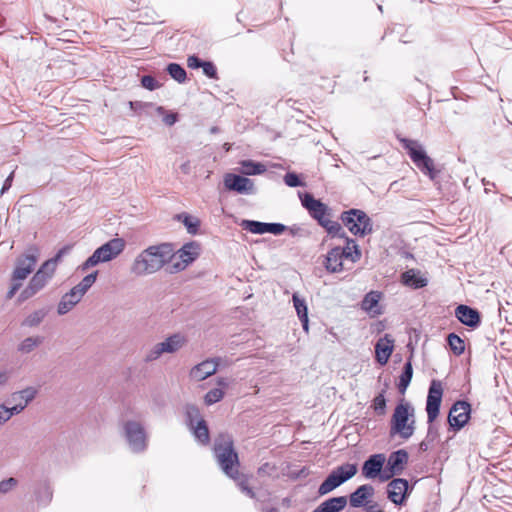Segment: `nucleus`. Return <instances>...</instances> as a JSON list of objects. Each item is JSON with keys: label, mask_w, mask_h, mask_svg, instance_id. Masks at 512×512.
I'll use <instances>...</instances> for the list:
<instances>
[{"label": "nucleus", "mask_w": 512, "mask_h": 512, "mask_svg": "<svg viewBox=\"0 0 512 512\" xmlns=\"http://www.w3.org/2000/svg\"><path fill=\"white\" fill-rule=\"evenodd\" d=\"M214 457L223 471L229 478L233 479L241 492L251 499L258 500L255 492L247 483V477L239 472V457L234 448V441L227 433H220L214 440Z\"/></svg>", "instance_id": "nucleus-1"}, {"label": "nucleus", "mask_w": 512, "mask_h": 512, "mask_svg": "<svg viewBox=\"0 0 512 512\" xmlns=\"http://www.w3.org/2000/svg\"><path fill=\"white\" fill-rule=\"evenodd\" d=\"M175 257L171 243L151 245L141 251L133 260L130 271L135 276H146L160 271L165 265L172 264Z\"/></svg>", "instance_id": "nucleus-2"}, {"label": "nucleus", "mask_w": 512, "mask_h": 512, "mask_svg": "<svg viewBox=\"0 0 512 512\" xmlns=\"http://www.w3.org/2000/svg\"><path fill=\"white\" fill-rule=\"evenodd\" d=\"M414 407L402 399L395 407L391 417L390 434H399L403 439H409L415 431Z\"/></svg>", "instance_id": "nucleus-3"}, {"label": "nucleus", "mask_w": 512, "mask_h": 512, "mask_svg": "<svg viewBox=\"0 0 512 512\" xmlns=\"http://www.w3.org/2000/svg\"><path fill=\"white\" fill-rule=\"evenodd\" d=\"M398 140L415 166L432 181L435 180L439 171L436 170L433 159L427 155L423 145L417 140L405 137H398Z\"/></svg>", "instance_id": "nucleus-4"}, {"label": "nucleus", "mask_w": 512, "mask_h": 512, "mask_svg": "<svg viewBox=\"0 0 512 512\" xmlns=\"http://www.w3.org/2000/svg\"><path fill=\"white\" fill-rule=\"evenodd\" d=\"M123 238L115 237L98 247L81 265L82 271H87L100 263L109 262L119 256L125 249Z\"/></svg>", "instance_id": "nucleus-5"}, {"label": "nucleus", "mask_w": 512, "mask_h": 512, "mask_svg": "<svg viewBox=\"0 0 512 512\" xmlns=\"http://www.w3.org/2000/svg\"><path fill=\"white\" fill-rule=\"evenodd\" d=\"M340 219L354 236L364 237L373 232V222L363 210L351 208L343 211Z\"/></svg>", "instance_id": "nucleus-6"}, {"label": "nucleus", "mask_w": 512, "mask_h": 512, "mask_svg": "<svg viewBox=\"0 0 512 512\" xmlns=\"http://www.w3.org/2000/svg\"><path fill=\"white\" fill-rule=\"evenodd\" d=\"M358 471L357 464L344 463L334 468L318 487V495L324 496L353 478Z\"/></svg>", "instance_id": "nucleus-7"}, {"label": "nucleus", "mask_w": 512, "mask_h": 512, "mask_svg": "<svg viewBox=\"0 0 512 512\" xmlns=\"http://www.w3.org/2000/svg\"><path fill=\"white\" fill-rule=\"evenodd\" d=\"M200 255V244L196 241L185 243L179 250L175 251V257L169 266L170 273H178L185 270Z\"/></svg>", "instance_id": "nucleus-8"}, {"label": "nucleus", "mask_w": 512, "mask_h": 512, "mask_svg": "<svg viewBox=\"0 0 512 512\" xmlns=\"http://www.w3.org/2000/svg\"><path fill=\"white\" fill-rule=\"evenodd\" d=\"M186 343V338L180 333H175L167 337L163 342L155 344L145 355L146 363L152 362L160 358L164 353H175L180 350Z\"/></svg>", "instance_id": "nucleus-9"}, {"label": "nucleus", "mask_w": 512, "mask_h": 512, "mask_svg": "<svg viewBox=\"0 0 512 512\" xmlns=\"http://www.w3.org/2000/svg\"><path fill=\"white\" fill-rule=\"evenodd\" d=\"M124 435L130 450L134 453L143 452L147 447V436L143 426L136 421L124 424Z\"/></svg>", "instance_id": "nucleus-10"}, {"label": "nucleus", "mask_w": 512, "mask_h": 512, "mask_svg": "<svg viewBox=\"0 0 512 512\" xmlns=\"http://www.w3.org/2000/svg\"><path fill=\"white\" fill-rule=\"evenodd\" d=\"M38 255V248L36 246H30L26 253L17 259L12 277L14 281H21L27 278L37 263Z\"/></svg>", "instance_id": "nucleus-11"}, {"label": "nucleus", "mask_w": 512, "mask_h": 512, "mask_svg": "<svg viewBox=\"0 0 512 512\" xmlns=\"http://www.w3.org/2000/svg\"><path fill=\"white\" fill-rule=\"evenodd\" d=\"M53 275L54 274L50 273V271L44 269V266H41L33 275L28 285L21 291L18 301L24 302L36 295L46 286L48 281L52 279Z\"/></svg>", "instance_id": "nucleus-12"}, {"label": "nucleus", "mask_w": 512, "mask_h": 512, "mask_svg": "<svg viewBox=\"0 0 512 512\" xmlns=\"http://www.w3.org/2000/svg\"><path fill=\"white\" fill-rule=\"evenodd\" d=\"M302 206L308 211L309 215L320 225L327 219L329 207L321 200L316 199L311 193L305 192L299 194Z\"/></svg>", "instance_id": "nucleus-13"}, {"label": "nucleus", "mask_w": 512, "mask_h": 512, "mask_svg": "<svg viewBox=\"0 0 512 512\" xmlns=\"http://www.w3.org/2000/svg\"><path fill=\"white\" fill-rule=\"evenodd\" d=\"M442 396L443 388L441 382L438 380H432L429 386L426 400L428 423H432L438 417Z\"/></svg>", "instance_id": "nucleus-14"}, {"label": "nucleus", "mask_w": 512, "mask_h": 512, "mask_svg": "<svg viewBox=\"0 0 512 512\" xmlns=\"http://www.w3.org/2000/svg\"><path fill=\"white\" fill-rule=\"evenodd\" d=\"M471 405L467 401H456L448 414V422L453 431H459L470 419Z\"/></svg>", "instance_id": "nucleus-15"}, {"label": "nucleus", "mask_w": 512, "mask_h": 512, "mask_svg": "<svg viewBox=\"0 0 512 512\" xmlns=\"http://www.w3.org/2000/svg\"><path fill=\"white\" fill-rule=\"evenodd\" d=\"M223 183L227 190L238 194L253 195L256 193L253 180L245 176L228 173L224 176Z\"/></svg>", "instance_id": "nucleus-16"}, {"label": "nucleus", "mask_w": 512, "mask_h": 512, "mask_svg": "<svg viewBox=\"0 0 512 512\" xmlns=\"http://www.w3.org/2000/svg\"><path fill=\"white\" fill-rule=\"evenodd\" d=\"M240 226L246 231L260 235L265 233L280 235L287 229V227L282 223H265L247 219L242 220Z\"/></svg>", "instance_id": "nucleus-17"}, {"label": "nucleus", "mask_w": 512, "mask_h": 512, "mask_svg": "<svg viewBox=\"0 0 512 512\" xmlns=\"http://www.w3.org/2000/svg\"><path fill=\"white\" fill-rule=\"evenodd\" d=\"M410 491L409 483L404 478H394L387 485V497L395 505H403Z\"/></svg>", "instance_id": "nucleus-18"}, {"label": "nucleus", "mask_w": 512, "mask_h": 512, "mask_svg": "<svg viewBox=\"0 0 512 512\" xmlns=\"http://www.w3.org/2000/svg\"><path fill=\"white\" fill-rule=\"evenodd\" d=\"M456 318L465 326L475 329L481 324L480 312L468 305L460 304L455 309Z\"/></svg>", "instance_id": "nucleus-19"}, {"label": "nucleus", "mask_w": 512, "mask_h": 512, "mask_svg": "<svg viewBox=\"0 0 512 512\" xmlns=\"http://www.w3.org/2000/svg\"><path fill=\"white\" fill-rule=\"evenodd\" d=\"M386 462V457L382 453L370 455L363 463L361 472L366 479H374L380 475L383 466Z\"/></svg>", "instance_id": "nucleus-20"}, {"label": "nucleus", "mask_w": 512, "mask_h": 512, "mask_svg": "<svg viewBox=\"0 0 512 512\" xmlns=\"http://www.w3.org/2000/svg\"><path fill=\"white\" fill-rule=\"evenodd\" d=\"M220 358H210L195 365L190 371L191 379L203 381L215 374L219 366Z\"/></svg>", "instance_id": "nucleus-21"}, {"label": "nucleus", "mask_w": 512, "mask_h": 512, "mask_svg": "<svg viewBox=\"0 0 512 512\" xmlns=\"http://www.w3.org/2000/svg\"><path fill=\"white\" fill-rule=\"evenodd\" d=\"M394 348V339L389 334H385L375 344L376 360L380 365H385Z\"/></svg>", "instance_id": "nucleus-22"}, {"label": "nucleus", "mask_w": 512, "mask_h": 512, "mask_svg": "<svg viewBox=\"0 0 512 512\" xmlns=\"http://www.w3.org/2000/svg\"><path fill=\"white\" fill-rule=\"evenodd\" d=\"M375 489L370 484H363L356 488L349 496V504L351 507L359 508L367 505L370 498L374 495Z\"/></svg>", "instance_id": "nucleus-23"}, {"label": "nucleus", "mask_w": 512, "mask_h": 512, "mask_svg": "<svg viewBox=\"0 0 512 512\" xmlns=\"http://www.w3.org/2000/svg\"><path fill=\"white\" fill-rule=\"evenodd\" d=\"M344 250L336 246L330 249L325 257L324 267L330 273H338L343 270Z\"/></svg>", "instance_id": "nucleus-24"}, {"label": "nucleus", "mask_w": 512, "mask_h": 512, "mask_svg": "<svg viewBox=\"0 0 512 512\" xmlns=\"http://www.w3.org/2000/svg\"><path fill=\"white\" fill-rule=\"evenodd\" d=\"M409 455L405 449L392 452L387 459V470L396 472L398 475L403 472L408 463Z\"/></svg>", "instance_id": "nucleus-25"}, {"label": "nucleus", "mask_w": 512, "mask_h": 512, "mask_svg": "<svg viewBox=\"0 0 512 512\" xmlns=\"http://www.w3.org/2000/svg\"><path fill=\"white\" fill-rule=\"evenodd\" d=\"M83 297L74 289H70L69 292L65 293L60 302L58 303L57 313L59 315H65L76 306Z\"/></svg>", "instance_id": "nucleus-26"}, {"label": "nucleus", "mask_w": 512, "mask_h": 512, "mask_svg": "<svg viewBox=\"0 0 512 512\" xmlns=\"http://www.w3.org/2000/svg\"><path fill=\"white\" fill-rule=\"evenodd\" d=\"M402 283L413 289H420L428 284V280L423 277L420 271L415 269H409L401 275Z\"/></svg>", "instance_id": "nucleus-27"}, {"label": "nucleus", "mask_w": 512, "mask_h": 512, "mask_svg": "<svg viewBox=\"0 0 512 512\" xmlns=\"http://www.w3.org/2000/svg\"><path fill=\"white\" fill-rule=\"evenodd\" d=\"M347 505L346 496L332 497L322 502L317 508L320 512H340Z\"/></svg>", "instance_id": "nucleus-28"}, {"label": "nucleus", "mask_w": 512, "mask_h": 512, "mask_svg": "<svg viewBox=\"0 0 512 512\" xmlns=\"http://www.w3.org/2000/svg\"><path fill=\"white\" fill-rule=\"evenodd\" d=\"M294 308L297 312L298 318L302 324L304 331H308L309 319H308V308L304 299L300 298L297 293L292 296Z\"/></svg>", "instance_id": "nucleus-29"}, {"label": "nucleus", "mask_w": 512, "mask_h": 512, "mask_svg": "<svg viewBox=\"0 0 512 512\" xmlns=\"http://www.w3.org/2000/svg\"><path fill=\"white\" fill-rule=\"evenodd\" d=\"M48 308H40L28 314L21 322L22 327L34 328L39 326L47 316Z\"/></svg>", "instance_id": "nucleus-30"}, {"label": "nucleus", "mask_w": 512, "mask_h": 512, "mask_svg": "<svg viewBox=\"0 0 512 512\" xmlns=\"http://www.w3.org/2000/svg\"><path fill=\"white\" fill-rule=\"evenodd\" d=\"M194 437L201 445H207L210 442L208 425L205 420H198L196 425L190 427Z\"/></svg>", "instance_id": "nucleus-31"}, {"label": "nucleus", "mask_w": 512, "mask_h": 512, "mask_svg": "<svg viewBox=\"0 0 512 512\" xmlns=\"http://www.w3.org/2000/svg\"><path fill=\"white\" fill-rule=\"evenodd\" d=\"M343 239H345L346 245L345 247H341V249L345 252V259H349L352 262L359 261L361 258V250L359 245L353 238L348 236L344 237Z\"/></svg>", "instance_id": "nucleus-32"}, {"label": "nucleus", "mask_w": 512, "mask_h": 512, "mask_svg": "<svg viewBox=\"0 0 512 512\" xmlns=\"http://www.w3.org/2000/svg\"><path fill=\"white\" fill-rule=\"evenodd\" d=\"M44 341V337L42 336H29L22 340L18 346V352L22 354H28L34 351L39 345H41Z\"/></svg>", "instance_id": "nucleus-33"}, {"label": "nucleus", "mask_w": 512, "mask_h": 512, "mask_svg": "<svg viewBox=\"0 0 512 512\" xmlns=\"http://www.w3.org/2000/svg\"><path fill=\"white\" fill-rule=\"evenodd\" d=\"M413 376V368L410 361H407L402 369V372L399 376V382H398V390L400 393L404 394L407 390Z\"/></svg>", "instance_id": "nucleus-34"}, {"label": "nucleus", "mask_w": 512, "mask_h": 512, "mask_svg": "<svg viewBox=\"0 0 512 512\" xmlns=\"http://www.w3.org/2000/svg\"><path fill=\"white\" fill-rule=\"evenodd\" d=\"M242 173L244 175H260L266 171V166L253 160H243L241 162Z\"/></svg>", "instance_id": "nucleus-35"}, {"label": "nucleus", "mask_w": 512, "mask_h": 512, "mask_svg": "<svg viewBox=\"0 0 512 512\" xmlns=\"http://www.w3.org/2000/svg\"><path fill=\"white\" fill-rule=\"evenodd\" d=\"M320 226L323 227L326 230V232L332 237H339L343 239L344 237L347 236L341 224L338 223L337 221H332L327 218L320 224Z\"/></svg>", "instance_id": "nucleus-36"}, {"label": "nucleus", "mask_w": 512, "mask_h": 512, "mask_svg": "<svg viewBox=\"0 0 512 512\" xmlns=\"http://www.w3.org/2000/svg\"><path fill=\"white\" fill-rule=\"evenodd\" d=\"M177 218L183 223L189 234L195 235L198 233L200 227V220L198 218L187 213H181Z\"/></svg>", "instance_id": "nucleus-37"}, {"label": "nucleus", "mask_w": 512, "mask_h": 512, "mask_svg": "<svg viewBox=\"0 0 512 512\" xmlns=\"http://www.w3.org/2000/svg\"><path fill=\"white\" fill-rule=\"evenodd\" d=\"M36 501L40 505H47L52 499V490L50 485L47 482H44L39 485V487L35 490Z\"/></svg>", "instance_id": "nucleus-38"}, {"label": "nucleus", "mask_w": 512, "mask_h": 512, "mask_svg": "<svg viewBox=\"0 0 512 512\" xmlns=\"http://www.w3.org/2000/svg\"><path fill=\"white\" fill-rule=\"evenodd\" d=\"M447 342L451 351L456 355L460 356L465 351V342L455 333H450L447 336Z\"/></svg>", "instance_id": "nucleus-39"}, {"label": "nucleus", "mask_w": 512, "mask_h": 512, "mask_svg": "<svg viewBox=\"0 0 512 512\" xmlns=\"http://www.w3.org/2000/svg\"><path fill=\"white\" fill-rule=\"evenodd\" d=\"M98 271H94L88 275H86L79 284L74 286L73 288L80 294V296H84L87 291L92 287L97 279Z\"/></svg>", "instance_id": "nucleus-40"}, {"label": "nucleus", "mask_w": 512, "mask_h": 512, "mask_svg": "<svg viewBox=\"0 0 512 512\" xmlns=\"http://www.w3.org/2000/svg\"><path fill=\"white\" fill-rule=\"evenodd\" d=\"M37 394V390L34 387H27L21 391H18L12 395L14 401H20L25 407L31 402Z\"/></svg>", "instance_id": "nucleus-41"}, {"label": "nucleus", "mask_w": 512, "mask_h": 512, "mask_svg": "<svg viewBox=\"0 0 512 512\" xmlns=\"http://www.w3.org/2000/svg\"><path fill=\"white\" fill-rule=\"evenodd\" d=\"M167 73L178 83L185 82L187 73L185 69L178 63H169L166 67Z\"/></svg>", "instance_id": "nucleus-42"}, {"label": "nucleus", "mask_w": 512, "mask_h": 512, "mask_svg": "<svg viewBox=\"0 0 512 512\" xmlns=\"http://www.w3.org/2000/svg\"><path fill=\"white\" fill-rule=\"evenodd\" d=\"M185 415L187 425L190 427L196 425L198 420H204L201 416V412L199 408L194 404H188L185 407Z\"/></svg>", "instance_id": "nucleus-43"}, {"label": "nucleus", "mask_w": 512, "mask_h": 512, "mask_svg": "<svg viewBox=\"0 0 512 512\" xmlns=\"http://www.w3.org/2000/svg\"><path fill=\"white\" fill-rule=\"evenodd\" d=\"M385 392H386L385 390H382L372 400L371 407L374 409L375 413L379 416H383L386 414L387 405H386Z\"/></svg>", "instance_id": "nucleus-44"}, {"label": "nucleus", "mask_w": 512, "mask_h": 512, "mask_svg": "<svg viewBox=\"0 0 512 512\" xmlns=\"http://www.w3.org/2000/svg\"><path fill=\"white\" fill-rule=\"evenodd\" d=\"M69 247L61 248L54 257L45 261L42 266L44 269L50 271V273L54 274L56 270L57 263L61 260V258L68 252Z\"/></svg>", "instance_id": "nucleus-45"}, {"label": "nucleus", "mask_w": 512, "mask_h": 512, "mask_svg": "<svg viewBox=\"0 0 512 512\" xmlns=\"http://www.w3.org/2000/svg\"><path fill=\"white\" fill-rule=\"evenodd\" d=\"M284 183L291 188L304 187L306 184L296 172L289 171L283 177Z\"/></svg>", "instance_id": "nucleus-46"}, {"label": "nucleus", "mask_w": 512, "mask_h": 512, "mask_svg": "<svg viewBox=\"0 0 512 512\" xmlns=\"http://www.w3.org/2000/svg\"><path fill=\"white\" fill-rule=\"evenodd\" d=\"M224 391L220 388H214L209 390L204 396V402L206 405L211 406L224 398Z\"/></svg>", "instance_id": "nucleus-47"}, {"label": "nucleus", "mask_w": 512, "mask_h": 512, "mask_svg": "<svg viewBox=\"0 0 512 512\" xmlns=\"http://www.w3.org/2000/svg\"><path fill=\"white\" fill-rule=\"evenodd\" d=\"M379 299H380L379 293H377L375 291H371V292L367 293L362 301V308L367 311H371L374 307H376L378 305Z\"/></svg>", "instance_id": "nucleus-48"}, {"label": "nucleus", "mask_w": 512, "mask_h": 512, "mask_svg": "<svg viewBox=\"0 0 512 512\" xmlns=\"http://www.w3.org/2000/svg\"><path fill=\"white\" fill-rule=\"evenodd\" d=\"M18 485V480L14 477L0 481V494H7Z\"/></svg>", "instance_id": "nucleus-49"}, {"label": "nucleus", "mask_w": 512, "mask_h": 512, "mask_svg": "<svg viewBox=\"0 0 512 512\" xmlns=\"http://www.w3.org/2000/svg\"><path fill=\"white\" fill-rule=\"evenodd\" d=\"M141 85L150 91H153L159 87L157 80L151 75H144L141 78Z\"/></svg>", "instance_id": "nucleus-50"}, {"label": "nucleus", "mask_w": 512, "mask_h": 512, "mask_svg": "<svg viewBox=\"0 0 512 512\" xmlns=\"http://www.w3.org/2000/svg\"><path fill=\"white\" fill-rule=\"evenodd\" d=\"M203 69V73L210 79H217V69L215 65L210 61H204V64L201 66Z\"/></svg>", "instance_id": "nucleus-51"}, {"label": "nucleus", "mask_w": 512, "mask_h": 512, "mask_svg": "<svg viewBox=\"0 0 512 512\" xmlns=\"http://www.w3.org/2000/svg\"><path fill=\"white\" fill-rule=\"evenodd\" d=\"M129 106H130L131 110H133L135 113L140 114L145 109L152 107L153 104L149 103V102H142V101H130Z\"/></svg>", "instance_id": "nucleus-52"}, {"label": "nucleus", "mask_w": 512, "mask_h": 512, "mask_svg": "<svg viewBox=\"0 0 512 512\" xmlns=\"http://www.w3.org/2000/svg\"><path fill=\"white\" fill-rule=\"evenodd\" d=\"M204 64V60L200 59L196 55H191L187 59V65L191 69H198Z\"/></svg>", "instance_id": "nucleus-53"}, {"label": "nucleus", "mask_w": 512, "mask_h": 512, "mask_svg": "<svg viewBox=\"0 0 512 512\" xmlns=\"http://www.w3.org/2000/svg\"><path fill=\"white\" fill-rule=\"evenodd\" d=\"M14 174H15V170H13L8 176L7 178L5 179L3 185H2V188H1V191H0V194L3 195L4 193H6L12 186V183H13V179H14Z\"/></svg>", "instance_id": "nucleus-54"}, {"label": "nucleus", "mask_w": 512, "mask_h": 512, "mask_svg": "<svg viewBox=\"0 0 512 512\" xmlns=\"http://www.w3.org/2000/svg\"><path fill=\"white\" fill-rule=\"evenodd\" d=\"M437 436H438V431H437L436 426L429 423L427 435H426L425 439L433 443L435 441V439L437 438Z\"/></svg>", "instance_id": "nucleus-55"}, {"label": "nucleus", "mask_w": 512, "mask_h": 512, "mask_svg": "<svg viewBox=\"0 0 512 512\" xmlns=\"http://www.w3.org/2000/svg\"><path fill=\"white\" fill-rule=\"evenodd\" d=\"M24 408H25V406L20 402L11 408L6 407L7 414L9 415V419L13 415H16V414H19L20 412H22L24 410Z\"/></svg>", "instance_id": "nucleus-56"}, {"label": "nucleus", "mask_w": 512, "mask_h": 512, "mask_svg": "<svg viewBox=\"0 0 512 512\" xmlns=\"http://www.w3.org/2000/svg\"><path fill=\"white\" fill-rule=\"evenodd\" d=\"M178 120V115L176 113H168L163 117V121L166 125L172 126L174 125Z\"/></svg>", "instance_id": "nucleus-57"}, {"label": "nucleus", "mask_w": 512, "mask_h": 512, "mask_svg": "<svg viewBox=\"0 0 512 512\" xmlns=\"http://www.w3.org/2000/svg\"><path fill=\"white\" fill-rule=\"evenodd\" d=\"M398 475L396 472L388 471L387 468L384 471H381L380 475L378 477L381 481H387L393 476Z\"/></svg>", "instance_id": "nucleus-58"}, {"label": "nucleus", "mask_w": 512, "mask_h": 512, "mask_svg": "<svg viewBox=\"0 0 512 512\" xmlns=\"http://www.w3.org/2000/svg\"><path fill=\"white\" fill-rule=\"evenodd\" d=\"M21 287V283H13L9 289V291L7 292V299H11L15 294L16 292L19 290V288Z\"/></svg>", "instance_id": "nucleus-59"}, {"label": "nucleus", "mask_w": 512, "mask_h": 512, "mask_svg": "<svg viewBox=\"0 0 512 512\" xmlns=\"http://www.w3.org/2000/svg\"><path fill=\"white\" fill-rule=\"evenodd\" d=\"M9 420V415L7 414L6 406L0 405V424L5 423Z\"/></svg>", "instance_id": "nucleus-60"}, {"label": "nucleus", "mask_w": 512, "mask_h": 512, "mask_svg": "<svg viewBox=\"0 0 512 512\" xmlns=\"http://www.w3.org/2000/svg\"><path fill=\"white\" fill-rule=\"evenodd\" d=\"M366 507V510L368 512H381L380 509H378V504L377 503H368L367 505H364Z\"/></svg>", "instance_id": "nucleus-61"}, {"label": "nucleus", "mask_w": 512, "mask_h": 512, "mask_svg": "<svg viewBox=\"0 0 512 512\" xmlns=\"http://www.w3.org/2000/svg\"><path fill=\"white\" fill-rule=\"evenodd\" d=\"M432 442L424 439L420 444H419V450L422 451V452H426L428 451L429 449V445L431 444Z\"/></svg>", "instance_id": "nucleus-62"}, {"label": "nucleus", "mask_w": 512, "mask_h": 512, "mask_svg": "<svg viewBox=\"0 0 512 512\" xmlns=\"http://www.w3.org/2000/svg\"><path fill=\"white\" fill-rule=\"evenodd\" d=\"M270 468H271V467H270L269 463H264L263 465H261V466L258 468L257 473H258L259 475L266 474V473H268V470H269Z\"/></svg>", "instance_id": "nucleus-63"}, {"label": "nucleus", "mask_w": 512, "mask_h": 512, "mask_svg": "<svg viewBox=\"0 0 512 512\" xmlns=\"http://www.w3.org/2000/svg\"><path fill=\"white\" fill-rule=\"evenodd\" d=\"M217 385L220 387H228L229 381L227 378L219 377V378H217Z\"/></svg>", "instance_id": "nucleus-64"}]
</instances>
